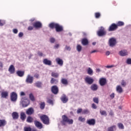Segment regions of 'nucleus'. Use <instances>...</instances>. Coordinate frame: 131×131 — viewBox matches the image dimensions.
I'll use <instances>...</instances> for the list:
<instances>
[{"mask_svg": "<svg viewBox=\"0 0 131 131\" xmlns=\"http://www.w3.org/2000/svg\"><path fill=\"white\" fill-rule=\"evenodd\" d=\"M49 27L50 28H55L57 32H60L63 30V27L58 24L52 23L49 24Z\"/></svg>", "mask_w": 131, "mask_h": 131, "instance_id": "nucleus-1", "label": "nucleus"}, {"mask_svg": "<svg viewBox=\"0 0 131 131\" xmlns=\"http://www.w3.org/2000/svg\"><path fill=\"white\" fill-rule=\"evenodd\" d=\"M63 125H66L67 123L69 124H73V120L68 118L66 116H62V121H61Z\"/></svg>", "mask_w": 131, "mask_h": 131, "instance_id": "nucleus-2", "label": "nucleus"}, {"mask_svg": "<svg viewBox=\"0 0 131 131\" xmlns=\"http://www.w3.org/2000/svg\"><path fill=\"white\" fill-rule=\"evenodd\" d=\"M20 104L22 105V106L24 107H27L29 104H30V102L29 101V99H28L26 97L22 98L20 101Z\"/></svg>", "mask_w": 131, "mask_h": 131, "instance_id": "nucleus-3", "label": "nucleus"}, {"mask_svg": "<svg viewBox=\"0 0 131 131\" xmlns=\"http://www.w3.org/2000/svg\"><path fill=\"white\" fill-rule=\"evenodd\" d=\"M40 119L42 121L44 124H50V120L49 119V117L47 115H42L40 117Z\"/></svg>", "mask_w": 131, "mask_h": 131, "instance_id": "nucleus-4", "label": "nucleus"}, {"mask_svg": "<svg viewBox=\"0 0 131 131\" xmlns=\"http://www.w3.org/2000/svg\"><path fill=\"white\" fill-rule=\"evenodd\" d=\"M119 56L121 57H125L128 56V51L126 49H122L119 52Z\"/></svg>", "mask_w": 131, "mask_h": 131, "instance_id": "nucleus-5", "label": "nucleus"}, {"mask_svg": "<svg viewBox=\"0 0 131 131\" xmlns=\"http://www.w3.org/2000/svg\"><path fill=\"white\" fill-rule=\"evenodd\" d=\"M108 43L110 47H113L116 45V38L112 37L109 39Z\"/></svg>", "mask_w": 131, "mask_h": 131, "instance_id": "nucleus-6", "label": "nucleus"}, {"mask_svg": "<svg viewBox=\"0 0 131 131\" xmlns=\"http://www.w3.org/2000/svg\"><path fill=\"white\" fill-rule=\"evenodd\" d=\"M98 36H103L106 34V31H105L103 27H100L99 31L97 32Z\"/></svg>", "mask_w": 131, "mask_h": 131, "instance_id": "nucleus-7", "label": "nucleus"}, {"mask_svg": "<svg viewBox=\"0 0 131 131\" xmlns=\"http://www.w3.org/2000/svg\"><path fill=\"white\" fill-rule=\"evenodd\" d=\"M18 95L16 92H12L10 95L11 100L12 102H16L17 101Z\"/></svg>", "mask_w": 131, "mask_h": 131, "instance_id": "nucleus-8", "label": "nucleus"}, {"mask_svg": "<svg viewBox=\"0 0 131 131\" xmlns=\"http://www.w3.org/2000/svg\"><path fill=\"white\" fill-rule=\"evenodd\" d=\"M33 26L36 29H38L39 28H41L42 26V24L40 21H36L33 24Z\"/></svg>", "mask_w": 131, "mask_h": 131, "instance_id": "nucleus-9", "label": "nucleus"}, {"mask_svg": "<svg viewBox=\"0 0 131 131\" xmlns=\"http://www.w3.org/2000/svg\"><path fill=\"white\" fill-rule=\"evenodd\" d=\"M26 82L27 83H32L33 82V77L30 75H28L27 77Z\"/></svg>", "mask_w": 131, "mask_h": 131, "instance_id": "nucleus-10", "label": "nucleus"}, {"mask_svg": "<svg viewBox=\"0 0 131 131\" xmlns=\"http://www.w3.org/2000/svg\"><path fill=\"white\" fill-rule=\"evenodd\" d=\"M85 81L88 84H92L94 82V79L90 77H86L85 78Z\"/></svg>", "mask_w": 131, "mask_h": 131, "instance_id": "nucleus-11", "label": "nucleus"}, {"mask_svg": "<svg viewBox=\"0 0 131 131\" xmlns=\"http://www.w3.org/2000/svg\"><path fill=\"white\" fill-rule=\"evenodd\" d=\"M86 123L89 125H95L96 124V120L95 119H90L87 120Z\"/></svg>", "mask_w": 131, "mask_h": 131, "instance_id": "nucleus-12", "label": "nucleus"}, {"mask_svg": "<svg viewBox=\"0 0 131 131\" xmlns=\"http://www.w3.org/2000/svg\"><path fill=\"white\" fill-rule=\"evenodd\" d=\"M55 62H56L57 64H58V65H59V66H63V59L57 57L55 59Z\"/></svg>", "mask_w": 131, "mask_h": 131, "instance_id": "nucleus-13", "label": "nucleus"}, {"mask_svg": "<svg viewBox=\"0 0 131 131\" xmlns=\"http://www.w3.org/2000/svg\"><path fill=\"white\" fill-rule=\"evenodd\" d=\"M51 91L54 95H57L58 94V92H59V89L56 85L52 86L51 88Z\"/></svg>", "mask_w": 131, "mask_h": 131, "instance_id": "nucleus-14", "label": "nucleus"}, {"mask_svg": "<svg viewBox=\"0 0 131 131\" xmlns=\"http://www.w3.org/2000/svg\"><path fill=\"white\" fill-rule=\"evenodd\" d=\"M9 96V92L8 91H2L1 93V97L4 99H7Z\"/></svg>", "mask_w": 131, "mask_h": 131, "instance_id": "nucleus-15", "label": "nucleus"}, {"mask_svg": "<svg viewBox=\"0 0 131 131\" xmlns=\"http://www.w3.org/2000/svg\"><path fill=\"white\" fill-rule=\"evenodd\" d=\"M34 124L35 126H36V127L38 128H39V129L42 128V124H41V123H40L39 121H35Z\"/></svg>", "mask_w": 131, "mask_h": 131, "instance_id": "nucleus-16", "label": "nucleus"}, {"mask_svg": "<svg viewBox=\"0 0 131 131\" xmlns=\"http://www.w3.org/2000/svg\"><path fill=\"white\" fill-rule=\"evenodd\" d=\"M117 25L115 24H113L108 29V31H114V30H115V29H117Z\"/></svg>", "mask_w": 131, "mask_h": 131, "instance_id": "nucleus-17", "label": "nucleus"}, {"mask_svg": "<svg viewBox=\"0 0 131 131\" xmlns=\"http://www.w3.org/2000/svg\"><path fill=\"white\" fill-rule=\"evenodd\" d=\"M106 82H107L106 78H101L99 80V83L100 85H101V86H103V85H105V84H106Z\"/></svg>", "mask_w": 131, "mask_h": 131, "instance_id": "nucleus-18", "label": "nucleus"}, {"mask_svg": "<svg viewBox=\"0 0 131 131\" xmlns=\"http://www.w3.org/2000/svg\"><path fill=\"white\" fill-rule=\"evenodd\" d=\"M61 100L62 103H67L68 102V98L65 95V94H63L61 97Z\"/></svg>", "mask_w": 131, "mask_h": 131, "instance_id": "nucleus-19", "label": "nucleus"}, {"mask_svg": "<svg viewBox=\"0 0 131 131\" xmlns=\"http://www.w3.org/2000/svg\"><path fill=\"white\" fill-rule=\"evenodd\" d=\"M43 63L45 65H48V66H51V65H52V61L47 58H45L43 60Z\"/></svg>", "mask_w": 131, "mask_h": 131, "instance_id": "nucleus-20", "label": "nucleus"}, {"mask_svg": "<svg viewBox=\"0 0 131 131\" xmlns=\"http://www.w3.org/2000/svg\"><path fill=\"white\" fill-rule=\"evenodd\" d=\"M8 71L11 73V74H14V73H15V67L13 65H11L9 67Z\"/></svg>", "mask_w": 131, "mask_h": 131, "instance_id": "nucleus-21", "label": "nucleus"}, {"mask_svg": "<svg viewBox=\"0 0 131 131\" xmlns=\"http://www.w3.org/2000/svg\"><path fill=\"white\" fill-rule=\"evenodd\" d=\"M116 91L119 94H121L123 92L122 88L120 85H117L116 88Z\"/></svg>", "mask_w": 131, "mask_h": 131, "instance_id": "nucleus-22", "label": "nucleus"}, {"mask_svg": "<svg viewBox=\"0 0 131 131\" xmlns=\"http://www.w3.org/2000/svg\"><path fill=\"white\" fill-rule=\"evenodd\" d=\"M33 112H34V110H33V108L30 107L27 110L26 114L28 115H31L33 113Z\"/></svg>", "mask_w": 131, "mask_h": 131, "instance_id": "nucleus-23", "label": "nucleus"}, {"mask_svg": "<svg viewBox=\"0 0 131 131\" xmlns=\"http://www.w3.org/2000/svg\"><path fill=\"white\" fill-rule=\"evenodd\" d=\"M12 116L13 119H18V118H19V114L16 112H14L12 113Z\"/></svg>", "mask_w": 131, "mask_h": 131, "instance_id": "nucleus-24", "label": "nucleus"}, {"mask_svg": "<svg viewBox=\"0 0 131 131\" xmlns=\"http://www.w3.org/2000/svg\"><path fill=\"white\" fill-rule=\"evenodd\" d=\"M90 89L92 90V91H96L98 90V85L96 84H93L91 86Z\"/></svg>", "mask_w": 131, "mask_h": 131, "instance_id": "nucleus-25", "label": "nucleus"}, {"mask_svg": "<svg viewBox=\"0 0 131 131\" xmlns=\"http://www.w3.org/2000/svg\"><path fill=\"white\" fill-rule=\"evenodd\" d=\"M26 118V115L25 114V113L22 112L20 113V119L21 120H25V119Z\"/></svg>", "mask_w": 131, "mask_h": 131, "instance_id": "nucleus-26", "label": "nucleus"}, {"mask_svg": "<svg viewBox=\"0 0 131 131\" xmlns=\"http://www.w3.org/2000/svg\"><path fill=\"white\" fill-rule=\"evenodd\" d=\"M34 85L37 88H41V85H42V84L41 83V82L37 81L34 83Z\"/></svg>", "mask_w": 131, "mask_h": 131, "instance_id": "nucleus-27", "label": "nucleus"}, {"mask_svg": "<svg viewBox=\"0 0 131 131\" xmlns=\"http://www.w3.org/2000/svg\"><path fill=\"white\" fill-rule=\"evenodd\" d=\"M7 124V122L5 120H0V127L2 126H5Z\"/></svg>", "mask_w": 131, "mask_h": 131, "instance_id": "nucleus-28", "label": "nucleus"}, {"mask_svg": "<svg viewBox=\"0 0 131 131\" xmlns=\"http://www.w3.org/2000/svg\"><path fill=\"white\" fill-rule=\"evenodd\" d=\"M89 43V41L88 39L84 38L82 40V44L83 46H86Z\"/></svg>", "mask_w": 131, "mask_h": 131, "instance_id": "nucleus-29", "label": "nucleus"}, {"mask_svg": "<svg viewBox=\"0 0 131 131\" xmlns=\"http://www.w3.org/2000/svg\"><path fill=\"white\" fill-rule=\"evenodd\" d=\"M16 74H17V75L18 76H19L20 77H22L23 76H24V72L23 71H18L16 72Z\"/></svg>", "mask_w": 131, "mask_h": 131, "instance_id": "nucleus-30", "label": "nucleus"}, {"mask_svg": "<svg viewBox=\"0 0 131 131\" xmlns=\"http://www.w3.org/2000/svg\"><path fill=\"white\" fill-rule=\"evenodd\" d=\"M114 129H116V126L115 125L108 127L107 131H114Z\"/></svg>", "mask_w": 131, "mask_h": 131, "instance_id": "nucleus-31", "label": "nucleus"}, {"mask_svg": "<svg viewBox=\"0 0 131 131\" xmlns=\"http://www.w3.org/2000/svg\"><path fill=\"white\" fill-rule=\"evenodd\" d=\"M29 98L31 101H32V102H34V101H35V98H34V96H33L32 93L29 94Z\"/></svg>", "mask_w": 131, "mask_h": 131, "instance_id": "nucleus-32", "label": "nucleus"}, {"mask_svg": "<svg viewBox=\"0 0 131 131\" xmlns=\"http://www.w3.org/2000/svg\"><path fill=\"white\" fill-rule=\"evenodd\" d=\"M100 113L101 115H102L103 116H107V112H106V111H105L100 110Z\"/></svg>", "mask_w": 131, "mask_h": 131, "instance_id": "nucleus-33", "label": "nucleus"}, {"mask_svg": "<svg viewBox=\"0 0 131 131\" xmlns=\"http://www.w3.org/2000/svg\"><path fill=\"white\" fill-rule=\"evenodd\" d=\"M50 82L52 84L54 83L56 84V83H58V80L54 79V78H52Z\"/></svg>", "mask_w": 131, "mask_h": 131, "instance_id": "nucleus-34", "label": "nucleus"}, {"mask_svg": "<svg viewBox=\"0 0 131 131\" xmlns=\"http://www.w3.org/2000/svg\"><path fill=\"white\" fill-rule=\"evenodd\" d=\"M51 75L53 77H55V78H57L59 77V74L58 73L52 72Z\"/></svg>", "mask_w": 131, "mask_h": 131, "instance_id": "nucleus-35", "label": "nucleus"}, {"mask_svg": "<svg viewBox=\"0 0 131 131\" xmlns=\"http://www.w3.org/2000/svg\"><path fill=\"white\" fill-rule=\"evenodd\" d=\"M61 83L62 84H64V85L68 84V81H67V79L64 78L61 79Z\"/></svg>", "mask_w": 131, "mask_h": 131, "instance_id": "nucleus-36", "label": "nucleus"}, {"mask_svg": "<svg viewBox=\"0 0 131 131\" xmlns=\"http://www.w3.org/2000/svg\"><path fill=\"white\" fill-rule=\"evenodd\" d=\"M32 121H33V118L30 116L28 117L27 119V122H29V123H31Z\"/></svg>", "mask_w": 131, "mask_h": 131, "instance_id": "nucleus-37", "label": "nucleus"}, {"mask_svg": "<svg viewBox=\"0 0 131 131\" xmlns=\"http://www.w3.org/2000/svg\"><path fill=\"white\" fill-rule=\"evenodd\" d=\"M87 71L89 75H93V71L91 68H89Z\"/></svg>", "mask_w": 131, "mask_h": 131, "instance_id": "nucleus-38", "label": "nucleus"}, {"mask_svg": "<svg viewBox=\"0 0 131 131\" xmlns=\"http://www.w3.org/2000/svg\"><path fill=\"white\" fill-rule=\"evenodd\" d=\"M77 51L78 52H81V50H82V47L79 45H77L76 47Z\"/></svg>", "mask_w": 131, "mask_h": 131, "instance_id": "nucleus-39", "label": "nucleus"}, {"mask_svg": "<svg viewBox=\"0 0 131 131\" xmlns=\"http://www.w3.org/2000/svg\"><path fill=\"white\" fill-rule=\"evenodd\" d=\"M118 126L119 128H120V129H124V126H123V124L122 123H119L118 124Z\"/></svg>", "mask_w": 131, "mask_h": 131, "instance_id": "nucleus-40", "label": "nucleus"}, {"mask_svg": "<svg viewBox=\"0 0 131 131\" xmlns=\"http://www.w3.org/2000/svg\"><path fill=\"white\" fill-rule=\"evenodd\" d=\"M78 120L81 122H84V121H85V118L82 117H79Z\"/></svg>", "mask_w": 131, "mask_h": 131, "instance_id": "nucleus-41", "label": "nucleus"}, {"mask_svg": "<svg viewBox=\"0 0 131 131\" xmlns=\"http://www.w3.org/2000/svg\"><path fill=\"white\" fill-rule=\"evenodd\" d=\"M117 26H123L124 25V23L123 21H118L117 24Z\"/></svg>", "mask_w": 131, "mask_h": 131, "instance_id": "nucleus-42", "label": "nucleus"}, {"mask_svg": "<svg viewBox=\"0 0 131 131\" xmlns=\"http://www.w3.org/2000/svg\"><path fill=\"white\" fill-rule=\"evenodd\" d=\"M64 50L65 51H68L69 52H70V51H71V47L66 45L64 48Z\"/></svg>", "mask_w": 131, "mask_h": 131, "instance_id": "nucleus-43", "label": "nucleus"}, {"mask_svg": "<svg viewBox=\"0 0 131 131\" xmlns=\"http://www.w3.org/2000/svg\"><path fill=\"white\" fill-rule=\"evenodd\" d=\"M45 107H46V103L45 102H41L40 104V108L41 109H45Z\"/></svg>", "mask_w": 131, "mask_h": 131, "instance_id": "nucleus-44", "label": "nucleus"}, {"mask_svg": "<svg viewBox=\"0 0 131 131\" xmlns=\"http://www.w3.org/2000/svg\"><path fill=\"white\" fill-rule=\"evenodd\" d=\"M93 101L94 103H96V104H99V98L97 97H94L93 98Z\"/></svg>", "mask_w": 131, "mask_h": 131, "instance_id": "nucleus-45", "label": "nucleus"}, {"mask_svg": "<svg viewBox=\"0 0 131 131\" xmlns=\"http://www.w3.org/2000/svg\"><path fill=\"white\" fill-rule=\"evenodd\" d=\"M6 24V21L4 20H0V26H4Z\"/></svg>", "mask_w": 131, "mask_h": 131, "instance_id": "nucleus-46", "label": "nucleus"}, {"mask_svg": "<svg viewBox=\"0 0 131 131\" xmlns=\"http://www.w3.org/2000/svg\"><path fill=\"white\" fill-rule=\"evenodd\" d=\"M60 48V44H55V46H54V49L55 50H58Z\"/></svg>", "mask_w": 131, "mask_h": 131, "instance_id": "nucleus-47", "label": "nucleus"}, {"mask_svg": "<svg viewBox=\"0 0 131 131\" xmlns=\"http://www.w3.org/2000/svg\"><path fill=\"white\" fill-rule=\"evenodd\" d=\"M126 63V64H128V65H131V58L127 59Z\"/></svg>", "mask_w": 131, "mask_h": 131, "instance_id": "nucleus-48", "label": "nucleus"}, {"mask_svg": "<svg viewBox=\"0 0 131 131\" xmlns=\"http://www.w3.org/2000/svg\"><path fill=\"white\" fill-rule=\"evenodd\" d=\"M50 41L51 43H54L55 41H56V40L55 39V38L51 37L50 39Z\"/></svg>", "mask_w": 131, "mask_h": 131, "instance_id": "nucleus-49", "label": "nucleus"}, {"mask_svg": "<svg viewBox=\"0 0 131 131\" xmlns=\"http://www.w3.org/2000/svg\"><path fill=\"white\" fill-rule=\"evenodd\" d=\"M24 131H31V128L30 127H25Z\"/></svg>", "mask_w": 131, "mask_h": 131, "instance_id": "nucleus-50", "label": "nucleus"}, {"mask_svg": "<svg viewBox=\"0 0 131 131\" xmlns=\"http://www.w3.org/2000/svg\"><path fill=\"white\" fill-rule=\"evenodd\" d=\"M24 35V34L22 32H20L18 33V37H19L20 38H21V37H23Z\"/></svg>", "mask_w": 131, "mask_h": 131, "instance_id": "nucleus-51", "label": "nucleus"}, {"mask_svg": "<svg viewBox=\"0 0 131 131\" xmlns=\"http://www.w3.org/2000/svg\"><path fill=\"white\" fill-rule=\"evenodd\" d=\"M47 102L49 103V104H50V105H53L54 104V103L53 102V100H51V99H48L47 100Z\"/></svg>", "mask_w": 131, "mask_h": 131, "instance_id": "nucleus-52", "label": "nucleus"}, {"mask_svg": "<svg viewBox=\"0 0 131 131\" xmlns=\"http://www.w3.org/2000/svg\"><path fill=\"white\" fill-rule=\"evenodd\" d=\"M12 32L14 33V34H17L18 33V29H13L12 30Z\"/></svg>", "mask_w": 131, "mask_h": 131, "instance_id": "nucleus-53", "label": "nucleus"}, {"mask_svg": "<svg viewBox=\"0 0 131 131\" xmlns=\"http://www.w3.org/2000/svg\"><path fill=\"white\" fill-rule=\"evenodd\" d=\"M89 113V111L88 110H84L82 111L83 114H88Z\"/></svg>", "mask_w": 131, "mask_h": 131, "instance_id": "nucleus-54", "label": "nucleus"}, {"mask_svg": "<svg viewBox=\"0 0 131 131\" xmlns=\"http://www.w3.org/2000/svg\"><path fill=\"white\" fill-rule=\"evenodd\" d=\"M100 16H101V14L100 13H95V17L98 18L100 17Z\"/></svg>", "mask_w": 131, "mask_h": 131, "instance_id": "nucleus-55", "label": "nucleus"}, {"mask_svg": "<svg viewBox=\"0 0 131 131\" xmlns=\"http://www.w3.org/2000/svg\"><path fill=\"white\" fill-rule=\"evenodd\" d=\"M92 108H93V109H97V105L95 103H93L92 104Z\"/></svg>", "mask_w": 131, "mask_h": 131, "instance_id": "nucleus-56", "label": "nucleus"}, {"mask_svg": "<svg viewBox=\"0 0 131 131\" xmlns=\"http://www.w3.org/2000/svg\"><path fill=\"white\" fill-rule=\"evenodd\" d=\"M121 85H122L123 86H125V85H126V82H125V81H122L121 83Z\"/></svg>", "mask_w": 131, "mask_h": 131, "instance_id": "nucleus-57", "label": "nucleus"}, {"mask_svg": "<svg viewBox=\"0 0 131 131\" xmlns=\"http://www.w3.org/2000/svg\"><path fill=\"white\" fill-rule=\"evenodd\" d=\"M82 111V109L81 108H79L77 111V113L78 114L80 113Z\"/></svg>", "mask_w": 131, "mask_h": 131, "instance_id": "nucleus-58", "label": "nucleus"}, {"mask_svg": "<svg viewBox=\"0 0 131 131\" xmlns=\"http://www.w3.org/2000/svg\"><path fill=\"white\" fill-rule=\"evenodd\" d=\"M113 67H114V65L107 66L106 67V68H108V69L113 68Z\"/></svg>", "mask_w": 131, "mask_h": 131, "instance_id": "nucleus-59", "label": "nucleus"}, {"mask_svg": "<svg viewBox=\"0 0 131 131\" xmlns=\"http://www.w3.org/2000/svg\"><path fill=\"white\" fill-rule=\"evenodd\" d=\"M28 30H33V27L32 26H29L28 28Z\"/></svg>", "mask_w": 131, "mask_h": 131, "instance_id": "nucleus-60", "label": "nucleus"}, {"mask_svg": "<svg viewBox=\"0 0 131 131\" xmlns=\"http://www.w3.org/2000/svg\"><path fill=\"white\" fill-rule=\"evenodd\" d=\"M115 96L114 93H113V94H112L110 95V97H111V98L112 99H113Z\"/></svg>", "mask_w": 131, "mask_h": 131, "instance_id": "nucleus-61", "label": "nucleus"}, {"mask_svg": "<svg viewBox=\"0 0 131 131\" xmlns=\"http://www.w3.org/2000/svg\"><path fill=\"white\" fill-rule=\"evenodd\" d=\"M38 56H40V57H42V53H41L40 52H38Z\"/></svg>", "mask_w": 131, "mask_h": 131, "instance_id": "nucleus-62", "label": "nucleus"}, {"mask_svg": "<svg viewBox=\"0 0 131 131\" xmlns=\"http://www.w3.org/2000/svg\"><path fill=\"white\" fill-rule=\"evenodd\" d=\"M20 96H25V93H24V92H21L20 93Z\"/></svg>", "mask_w": 131, "mask_h": 131, "instance_id": "nucleus-63", "label": "nucleus"}, {"mask_svg": "<svg viewBox=\"0 0 131 131\" xmlns=\"http://www.w3.org/2000/svg\"><path fill=\"white\" fill-rule=\"evenodd\" d=\"M105 54L106 56H109L110 55V51H106Z\"/></svg>", "mask_w": 131, "mask_h": 131, "instance_id": "nucleus-64", "label": "nucleus"}]
</instances>
